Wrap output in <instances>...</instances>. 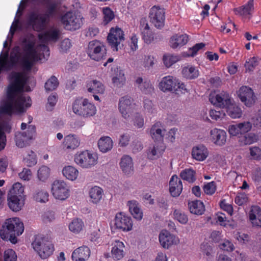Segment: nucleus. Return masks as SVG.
I'll list each match as a JSON object with an SVG mask.
<instances>
[{"instance_id": "f257e3e1", "label": "nucleus", "mask_w": 261, "mask_h": 261, "mask_svg": "<svg viewBox=\"0 0 261 261\" xmlns=\"http://www.w3.org/2000/svg\"><path fill=\"white\" fill-rule=\"evenodd\" d=\"M9 81L6 92V100L0 105V116H12L14 113V100L18 94L24 91L28 77L23 72L13 71L9 75Z\"/></svg>"}, {"instance_id": "f03ea898", "label": "nucleus", "mask_w": 261, "mask_h": 261, "mask_svg": "<svg viewBox=\"0 0 261 261\" xmlns=\"http://www.w3.org/2000/svg\"><path fill=\"white\" fill-rule=\"evenodd\" d=\"M20 41L24 53L20 60V64L24 70L29 71L34 64L41 60L40 54L35 47L36 39L33 34L29 33L21 37Z\"/></svg>"}, {"instance_id": "7ed1b4c3", "label": "nucleus", "mask_w": 261, "mask_h": 261, "mask_svg": "<svg viewBox=\"0 0 261 261\" xmlns=\"http://www.w3.org/2000/svg\"><path fill=\"white\" fill-rule=\"evenodd\" d=\"M58 14V4L55 2L47 4L44 14H40L33 11L28 14V24L38 32L43 31L51 18H55Z\"/></svg>"}, {"instance_id": "20e7f679", "label": "nucleus", "mask_w": 261, "mask_h": 261, "mask_svg": "<svg viewBox=\"0 0 261 261\" xmlns=\"http://www.w3.org/2000/svg\"><path fill=\"white\" fill-rule=\"evenodd\" d=\"M209 100L213 105L220 108H226L228 115L232 118H240L242 114L241 109L232 103L229 94L225 91L215 94L210 95Z\"/></svg>"}, {"instance_id": "39448f33", "label": "nucleus", "mask_w": 261, "mask_h": 261, "mask_svg": "<svg viewBox=\"0 0 261 261\" xmlns=\"http://www.w3.org/2000/svg\"><path fill=\"white\" fill-rule=\"evenodd\" d=\"M24 231L23 223L18 218L7 219L0 230L1 238L4 240H9L12 244L17 242L16 236L21 235Z\"/></svg>"}, {"instance_id": "423d86ee", "label": "nucleus", "mask_w": 261, "mask_h": 261, "mask_svg": "<svg viewBox=\"0 0 261 261\" xmlns=\"http://www.w3.org/2000/svg\"><path fill=\"white\" fill-rule=\"evenodd\" d=\"M159 87L160 89L164 92H171L179 94L188 92L186 85L184 83L170 75L162 78Z\"/></svg>"}, {"instance_id": "0eeeda50", "label": "nucleus", "mask_w": 261, "mask_h": 261, "mask_svg": "<svg viewBox=\"0 0 261 261\" xmlns=\"http://www.w3.org/2000/svg\"><path fill=\"white\" fill-rule=\"evenodd\" d=\"M23 191V187L19 182L14 184L9 191L8 195V205L13 211L18 212L23 206V203L20 202V198Z\"/></svg>"}, {"instance_id": "6e6552de", "label": "nucleus", "mask_w": 261, "mask_h": 261, "mask_svg": "<svg viewBox=\"0 0 261 261\" xmlns=\"http://www.w3.org/2000/svg\"><path fill=\"white\" fill-rule=\"evenodd\" d=\"M72 110L75 114L84 118L93 116L96 113V107L87 98L84 99L82 101L75 100L73 103Z\"/></svg>"}, {"instance_id": "1a4fd4ad", "label": "nucleus", "mask_w": 261, "mask_h": 261, "mask_svg": "<svg viewBox=\"0 0 261 261\" xmlns=\"http://www.w3.org/2000/svg\"><path fill=\"white\" fill-rule=\"evenodd\" d=\"M32 245L34 249L42 258H46L51 255L54 251V245L44 238L39 235L35 237Z\"/></svg>"}, {"instance_id": "9d476101", "label": "nucleus", "mask_w": 261, "mask_h": 261, "mask_svg": "<svg viewBox=\"0 0 261 261\" xmlns=\"http://www.w3.org/2000/svg\"><path fill=\"white\" fill-rule=\"evenodd\" d=\"M75 163L82 168L90 169L97 163V155L88 150L77 152L74 158Z\"/></svg>"}, {"instance_id": "9b49d317", "label": "nucleus", "mask_w": 261, "mask_h": 261, "mask_svg": "<svg viewBox=\"0 0 261 261\" xmlns=\"http://www.w3.org/2000/svg\"><path fill=\"white\" fill-rule=\"evenodd\" d=\"M86 52L92 60L99 61L107 55V49L104 44L97 40L89 42Z\"/></svg>"}, {"instance_id": "f8f14e48", "label": "nucleus", "mask_w": 261, "mask_h": 261, "mask_svg": "<svg viewBox=\"0 0 261 261\" xmlns=\"http://www.w3.org/2000/svg\"><path fill=\"white\" fill-rule=\"evenodd\" d=\"M82 19L81 15L68 12L61 17V22L65 29L76 30L81 27Z\"/></svg>"}, {"instance_id": "ddd939ff", "label": "nucleus", "mask_w": 261, "mask_h": 261, "mask_svg": "<svg viewBox=\"0 0 261 261\" xmlns=\"http://www.w3.org/2000/svg\"><path fill=\"white\" fill-rule=\"evenodd\" d=\"M150 21L158 29H162L165 25V10L159 6H153L150 11Z\"/></svg>"}, {"instance_id": "4468645a", "label": "nucleus", "mask_w": 261, "mask_h": 261, "mask_svg": "<svg viewBox=\"0 0 261 261\" xmlns=\"http://www.w3.org/2000/svg\"><path fill=\"white\" fill-rule=\"evenodd\" d=\"M51 193L56 199L60 200H64L69 196V190L64 181L55 180L52 184Z\"/></svg>"}, {"instance_id": "2eb2a0df", "label": "nucleus", "mask_w": 261, "mask_h": 261, "mask_svg": "<svg viewBox=\"0 0 261 261\" xmlns=\"http://www.w3.org/2000/svg\"><path fill=\"white\" fill-rule=\"evenodd\" d=\"M123 31L119 28H111L108 36V43L113 51H118V45L124 40Z\"/></svg>"}, {"instance_id": "dca6fc26", "label": "nucleus", "mask_w": 261, "mask_h": 261, "mask_svg": "<svg viewBox=\"0 0 261 261\" xmlns=\"http://www.w3.org/2000/svg\"><path fill=\"white\" fill-rule=\"evenodd\" d=\"M133 99L127 95L122 97L119 101L118 109L122 117L128 118L133 112L135 103Z\"/></svg>"}, {"instance_id": "f3484780", "label": "nucleus", "mask_w": 261, "mask_h": 261, "mask_svg": "<svg viewBox=\"0 0 261 261\" xmlns=\"http://www.w3.org/2000/svg\"><path fill=\"white\" fill-rule=\"evenodd\" d=\"M238 96L247 107L252 106L255 102V95L253 90L247 86H242L238 92Z\"/></svg>"}, {"instance_id": "a211bd4d", "label": "nucleus", "mask_w": 261, "mask_h": 261, "mask_svg": "<svg viewBox=\"0 0 261 261\" xmlns=\"http://www.w3.org/2000/svg\"><path fill=\"white\" fill-rule=\"evenodd\" d=\"M115 225L117 228L124 231H128L132 228L133 221L130 217L123 213H119L116 215Z\"/></svg>"}, {"instance_id": "6ab92c4d", "label": "nucleus", "mask_w": 261, "mask_h": 261, "mask_svg": "<svg viewBox=\"0 0 261 261\" xmlns=\"http://www.w3.org/2000/svg\"><path fill=\"white\" fill-rule=\"evenodd\" d=\"M159 241L163 247L169 248L173 245H176L179 242L177 237L170 233L166 230L161 231L159 237Z\"/></svg>"}, {"instance_id": "aec40b11", "label": "nucleus", "mask_w": 261, "mask_h": 261, "mask_svg": "<svg viewBox=\"0 0 261 261\" xmlns=\"http://www.w3.org/2000/svg\"><path fill=\"white\" fill-rule=\"evenodd\" d=\"M254 11V1L249 0L246 4L236 8L233 11L236 15L242 16L243 18L250 19Z\"/></svg>"}, {"instance_id": "412c9836", "label": "nucleus", "mask_w": 261, "mask_h": 261, "mask_svg": "<svg viewBox=\"0 0 261 261\" xmlns=\"http://www.w3.org/2000/svg\"><path fill=\"white\" fill-rule=\"evenodd\" d=\"M166 146L163 141H155L152 146L150 147L147 152V157L150 160H154L160 158L163 154Z\"/></svg>"}, {"instance_id": "4be33fe9", "label": "nucleus", "mask_w": 261, "mask_h": 261, "mask_svg": "<svg viewBox=\"0 0 261 261\" xmlns=\"http://www.w3.org/2000/svg\"><path fill=\"white\" fill-rule=\"evenodd\" d=\"M14 105L16 111L22 113L24 111V108H28L31 107L32 100L30 96L18 94L14 100Z\"/></svg>"}, {"instance_id": "5701e85b", "label": "nucleus", "mask_w": 261, "mask_h": 261, "mask_svg": "<svg viewBox=\"0 0 261 261\" xmlns=\"http://www.w3.org/2000/svg\"><path fill=\"white\" fill-rule=\"evenodd\" d=\"M212 141L217 145L222 146L226 141V133L224 130L214 128L210 132Z\"/></svg>"}, {"instance_id": "b1692460", "label": "nucleus", "mask_w": 261, "mask_h": 261, "mask_svg": "<svg viewBox=\"0 0 261 261\" xmlns=\"http://www.w3.org/2000/svg\"><path fill=\"white\" fill-rule=\"evenodd\" d=\"M182 184L181 180L176 175H173L169 181V191L173 197H177L181 193Z\"/></svg>"}, {"instance_id": "393cba45", "label": "nucleus", "mask_w": 261, "mask_h": 261, "mask_svg": "<svg viewBox=\"0 0 261 261\" xmlns=\"http://www.w3.org/2000/svg\"><path fill=\"white\" fill-rule=\"evenodd\" d=\"M90 250L87 246H81L72 252V259L74 261H85L90 256Z\"/></svg>"}, {"instance_id": "a878e982", "label": "nucleus", "mask_w": 261, "mask_h": 261, "mask_svg": "<svg viewBox=\"0 0 261 261\" xmlns=\"http://www.w3.org/2000/svg\"><path fill=\"white\" fill-rule=\"evenodd\" d=\"M209 154L207 148L203 145L199 144L193 147L192 158L198 161H204Z\"/></svg>"}, {"instance_id": "bb28decb", "label": "nucleus", "mask_w": 261, "mask_h": 261, "mask_svg": "<svg viewBox=\"0 0 261 261\" xmlns=\"http://www.w3.org/2000/svg\"><path fill=\"white\" fill-rule=\"evenodd\" d=\"M111 250L112 256L115 260H120L123 258L124 255V244L119 240H115L112 244Z\"/></svg>"}, {"instance_id": "cd10ccee", "label": "nucleus", "mask_w": 261, "mask_h": 261, "mask_svg": "<svg viewBox=\"0 0 261 261\" xmlns=\"http://www.w3.org/2000/svg\"><path fill=\"white\" fill-rule=\"evenodd\" d=\"M120 168L125 174H130L134 171V164L132 158L128 155H124L119 163Z\"/></svg>"}, {"instance_id": "c85d7f7f", "label": "nucleus", "mask_w": 261, "mask_h": 261, "mask_svg": "<svg viewBox=\"0 0 261 261\" xmlns=\"http://www.w3.org/2000/svg\"><path fill=\"white\" fill-rule=\"evenodd\" d=\"M165 129L160 122H155L151 127L150 135L154 141H163V132Z\"/></svg>"}, {"instance_id": "c756f323", "label": "nucleus", "mask_w": 261, "mask_h": 261, "mask_svg": "<svg viewBox=\"0 0 261 261\" xmlns=\"http://www.w3.org/2000/svg\"><path fill=\"white\" fill-rule=\"evenodd\" d=\"M88 91L93 94H103L105 91V86L100 81L92 80L87 83Z\"/></svg>"}, {"instance_id": "7c9ffc66", "label": "nucleus", "mask_w": 261, "mask_h": 261, "mask_svg": "<svg viewBox=\"0 0 261 261\" xmlns=\"http://www.w3.org/2000/svg\"><path fill=\"white\" fill-rule=\"evenodd\" d=\"M249 219L253 225L261 227V208L258 206L251 207Z\"/></svg>"}, {"instance_id": "2f4dec72", "label": "nucleus", "mask_w": 261, "mask_h": 261, "mask_svg": "<svg viewBox=\"0 0 261 261\" xmlns=\"http://www.w3.org/2000/svg\"><path fill=\"white\" fill-rule=\"evenodd\" d=\"M188 206L190 213L196 215H202L205 211L203 203L199 200L189 202Z\"/></svg>"}, {"instance_id": "473e14b6", "label": "nucleus", "mask_w": 261, "mask_h": 261, "mask_svg": "<svg viewBox=\"0 0 261 261\" xmlns=\"http://www.w3.org/2000/svg\"><path fill=\"white\" fill-rule=\"evenodd\" d=\"M188 41V37L186 34L173 35L170 40V45L172 48L185 45Z\"/></svg>"}, {"instance_id": "72a5a7b5", "label": "nucleus", "mask_w": 261, "mask_h": 261, "mask_svg": "<svg viewBox=\"0 0 261 261\" xmlns=\"http://www.w3.org/2000/svg\"><path fill=\"white\" fill-rule=\"evenodd\" d=\"M127 205L129 210L134 218L140 220L143 217V212L139 206V203L136 200H131L128 202Z\"/></svg>"}, {"instance_id": "f704fd0d", "label": "nucleus", "mask_w": 261, "mask_h": 261, "mask_svg": "<svg viewBox=\"0 0 261 261\" xmlns=\"http://www.w3.org/2000/svg\"><path fill=\"white\" fill-rule=\"evenodd\" d=\"M59 37V31L57 29L50 30L38 35L39 39L42 42L56 41Z\"/></svg>"}, {"instance_id": "c9c22d12", "label": "nucleus", "mask_w": 261, "mask_h": 261, "mask_svg": "<svg viewBox=\"0 0 261 261\" xmlns=\"http://www.w3.org/2000/svg\"><path fill=\"white\" fill-rule=\"evenodd\" d=\"M113 145V141L109 137H102L98 142V148L102 152H107L110 150L112 148Z\"/></svg>"}, {"instance_id": "e433bc0d", "label": "nucleus", "mask_w": 261, "mask_h": 261, "mask_svg": "<svg viewBox=\"0 0 261 261\" xmlns=\"http://www.w3.org/2000/svg\"><path fill=\"white\" fill-rule=\"evenodd\" d=\"M80 144L79 140L74 137L73 135H69L66 136L63 142V147L65 149L73 150L77 148Z\"/></svg>"}, {"instance_id": "4c0bfd02", "label": "nucleus", "mask_w": 261, "mask_h": 261, "mask_svg": "<svg viewBox=\"0 0 261 261\" xmlns=\"http://www.w3.org/2000/svg\"><path fill=\"white\" fill-rule=\"evenodd\" d=\"M141 34L142 39L147 44H150L153 40V33L147 23L141 24Z\"/></svg>"}, {"instance_id": "58836bf2", "label": "nucleus", "mask_w": 261, "mask_h": 261, "mask_svg": "<svg viewBox=\"0 0 261 261\" xmlns=\"http://www.w3.org/2000/svg\"><path fill=\"white\" fill-rule=\"evenodd\" d=\"M20 57V48L15 46L12 48L9 57V70L13 69L18 63Z\"/></svg>"}, {"instance_id": "ea45409f", "label": "nucleus", "mask_w": 261, "mask_h": 261, "mask_svg": "<svg viewBox=\"0 0 261 261\" xmlns=\"http://www.w3.org/2000/svg\"><path fill=\"white\" fill-rule=\"evenodd\" d=\"M196 171L192 168H186L180 173V177L189 183H193L196 180Z\"/></svg>"}, {"instance_id": "a19ab883", "label": "nucleus", "mask_w": 261, "mask_h": 261, "mask_svg": "<svg viewBox=\"0 0 261 261\" xmlns=\"http://www.w3.org/2000/svg\"><path fill=\"white\" fill-rule=\"evenodd\" d=\"M182 74L184 77L187 79H195L198 76L199 71L194 66H188L183 68Z\"/></svg>"}, {"instance_id": "79ce46f5", "label": "nucleus", "mask_w": 261, "mask_h": 261, "mask_svg": "<svg viewBox=\"0 0 261 261\" xmlns=\"http://www.w3.org/2000/svg\"><path fill=\"white\" fill-rule=\"evenodd\" d=\"M103 194L102 189L98 186L91 188L89 191V196L92 202L94 203H98L102 198Z\"/></svg>"}, {"instance_id": "37998d69", "label": "nucleus", "mask_w": 261, "mask_h": 261, "mask_svg": "<svg viewBox=\"0 0 261 261\" xmlns=\"http://www.w3.org/2000/svg\"><path fill=\"white\" fill-rule=\"evenodd\" d=\"M62 173L67 179L73 181L77 178L79 175V171L72 166H68L63 168Z\"/></svg>"}, {"instance_id": "c03bdc74", "label": "nucleus", "mask_w": 261, "mask_h": 261, "mask_svg": "<svg viewBox=\"0 0 261 261\" xmlns=\"http://www.w3.org/2000/svg\"><path fill=\"white\" fill-rule=\"evenodd\" d=\"M84 227V224L82 219L76 218L69 224V230L75 234L79 233L83 230Z\"/></svg>"}, {"instance_id": "a18cd8bd", "label": "nucleus", "mask_w": 261, "mask_h": 261, "mask_svg": "<svg viewBox=\"0 0 261 261\" xmlns=\"http://www.w3.org/2000/svg\"><path fill=\"white\" fill-rule=\"evenodd\" d=\"M125 81L124 71L117 68L116 75L112 78L113 83L118 87H121L125 84Z\"/></svg>"}, {"instance_id": "49530a36", "label": "nucleus", "mask_w": 261, "mask_h": 261, "mask_svg": "<svg viewBox=\"0 0 261 261\" xmlns=\"http://www.w3.org/2000/svg\"><path fill=\"white\" fill-rule=\"evenodd\" d=\"M12 126L9 121L3 120L0 122V139L6 141V136L5 132L10 133L11 132Z\"/></svg>"}, {"instance_id": "de8ad7c7", "label": "nucleus", "mask_w": 261, "mask_h": 261, "mask_svg": "<svg viewBox=\"0 0 261 261\" xmlns=\"http://www.w3.org/2000/svg\"><path fill=\"white\" fill-rule=\"evenodd\" d=\"M173 218L182 224H186L188 221V216L180 210H175L173 212Z\"/></svg>"}, {"instance_id": "09e8293b", "label": "nucleus", "mask_w": 261, "mask_h": 261, "mask_svg": "<svg viewBox=\"0 0 261 261\" xmlns=\"http://www.w3.org/2000/svg\"><path fill=\"white\" fill-rule=\"evenodd\" d=\"M15 141L16 146L18 147L22 148L26 145L29 140L24 136V133L18 132L15 133Z\"/></svg>"}, {"instance_id": "8fccbe9b", "label": "nucleus", "mask_w": 261, "mask_h": 261, "mask_svg": "<svg viewBox=\"0 0 261 261\" xmlns=\"http://www.w3.org/2000/svg\"><path fill=\"white\" fill-rule=\"evenodd\" d=\"M59 85L57 78L53 75L45 83V89L46 91H50L55 90Z\"/></svg>"}, {"instance_id": "3c124183", "label": "nucleus", "mask_w": 261, "mask_h": 261, "mask_svg": "<svg viewBox=\"0 0 261 261\" xmlns=\"http://www.w3.org/2000/svg\"><path fill=\"white\" fill-rule=\"evenodd\" d=\"M179 60V57L172 55H166L163 56V61L166 67L169 68Z\"/></svg>"}, {"instance_id": "603ef678", "label": "nucleus", "mask_w": 261, "mask_h": 261, "mask_svg": "<svg viewBox=\"0 0 261 261\" xmlns=\"http://www.w3.org/2000/svg\"><path fill=\"white\" fill-rule=\"evenodd\" d=\"M50 169L46 166H42L38 170V177L42 181L46 180L49 176Z\"/></svg>"}, {"instance_id": "864d4df0", "label": "nucleus", "mask_w": 261, "mask_h": 261, "mask_svg": "<svg viewBox=\"0 0 261 261\" xmlns=\"http://www.w3.org/2000/svg\"><path fill=\"white\" fill-rule=\"evenodd\" d=\"M23 161L28 167H32L36 165L37 159L35 152L32 150L30 151L27 155L24 158Z\"/></svg>"}, {"instance_id": "5fc2aeb1", "label": "nucleus", "mask_w": 261, "mask_h": 261, "mask_svg": "<svg viewBox=\"0 0 261 261\" xmlns=\"http://www.w3.org/2000/svg\"><path fill=\"white\" fill-rule=\"evenodd\" d=\"M103 22L105 24H107L111 21L115 17L113 11L109 7L103 8Z\"/></svg>"}, {"instance_id": "6e6d98bb", "label": "nucleus", "mask_w": 261, "mask_h": 261, "mask_svg": "<svg viewBox=\"0 0 261 261\" xmlns=\"http://www.w3.org/2000/svg\"><path fill=\"white\" fill-rule=\"evenodd\" d=\"M34 198L37 202H46L48 200V194L43 190L37 191L34 195Z\"/></svg>"}, {"instance_id": "4d7b16f0", "label": "nucleus", "mask_w": 261, "mask_h": 261, "mask_svg": "<svg viewBox=\"0 0 261 261\" xmlns=\"http://www.w3.org/2000/svg\"><path fill=\"white\" fill-rule=\"evenodd\" d=\"M200 250L203 255L206 256L207 259L213 257V248L208 243H203L200 246Z\"/></svg>"}, {"instance_id": "13d9d810", "label": "nucleus", "mask_w": 261, "mask_h": 261, "mask_svg": "<svg viewBox=\"0 0 261 261\" xmlns=\"http://www.w3.org/2000/svg\"><path fill=\"white\" fill-rule=\"evenodd\" d=\"M209 115L212 119L220 121L225 117V113L223 110H211L209 112Z\"/></svg>"}, {"instance_id": "bf43d9fd", "label": "nucleus", "mask_w": 261, "mask_h": 261, "mask_svg": "<svg viewBox=\"0 0 261 261\" xmlns=\"http://www.w3.org/2000/svg\"><path fill=\"white\" fill-rule=\"evenodd\" d=\"M17 256L16 252L12 249L5 251L4 253V261H17Z\"/></svg>"}, {"instance_id": "052dcab7", "label": "nucleus", "mask_w": 261, "mask_h": 261, "mask_svg": "<svg viewBox=\"0 0 261 261\" xmlns=\"http://www.w3.org/2000/svg\"><path fill=\"white\" fill-rule=\"evenodd\" d=\"M203 191L207 195L214 194L216 190V184L215 181H211L204 185L203 187Z\"/></svg>"}, {"instance_id": "680f3d73", "label": "nucleus", "mask_w": 261, "mask_h": 261, "mask_svg": "<svg viewBox=\"0 0 261 261\" xmlns=\"http://www.w3.org/2000/svg\"><path fill=\"white\" fill-rule=\"evenodd\" d=\"M258 61L256 57L250 58L247 60L245 63L246 70L249 71H253L254 68L257 65Z\"/></svg>"}, {"instance_id": "e2e57ef3", "label": "nucleus", "mask_w": 261, "mask_h": 261, "mask_svg": "<svg viewBox=\"0 0 261 261\" xmlns=\"http://www.w3.org/2000/svg\"><path fill=\"white\" fill-rule=\"evenodd\" d=\"M22 133L24 134V136L29 141L34 139L36 136L35 126L34 125H29L27 132H23Z\"/></svg>"}, {"instance_id": "0e129e2a", "label": "nucleus", "mask_w": 261, "mask_h": 261, "mask_svg": "<svg viewBox=\"0 0 261 261\" xmlns=\"http://www.w3.org/2000/svg\"><path fill=\"white\" fill-rule=\"evenodd\" d=\"M204 46L205 44L203 43L196 44L192 47L189 48L187 56L188 57H194L197 54L198 51Z\"/></svg>"}, {"instance_id": "69168bd1", "label": "nucleus", "mask_w": 261, "mask_h": 261, "mask_svg": "<svg viewBox=\"0 0 261 261\" xmlns=\"http://www.w3.org/2000/svg\"><path fill=\"white\" fill-rule=\"evenodd\" d=\"M220 248L228 252L232 251L234 250V246L232 243L228 240H225L219 245Z\"/></svg>"}, {"instance_id": "338daca9", "label": "nucleus", "mask_w": 261, "mask_h": 261, "mask_svg": "<svg viewBox=\"0 0 261 261\" xmlns=\"http://www.w3.org/2000/svg\"><path fill=\"white\" fill-rule=\"evenodd\" d=\"M240 135L244 134L248 132L252 128V124L250 122H244L239 123Z\"/></svg>"}, {"instance_id": "774afa93", "label": "nucleus", "mask_w": 261, "mask_h": 261, "mask_svg": "<svg viewBox=\"0 0 261 261\" xmlns=\"http://www.w3.org/2000/svg\"><path fill=\"white\" fill-rule=\"evenodd\" d=\"M250 155L255 160L261 159V149L258 147H252L250 148Z\"/></svg>"}]
</instances>
